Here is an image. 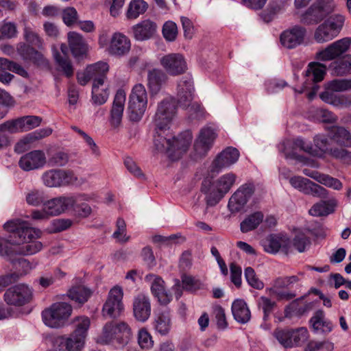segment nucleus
<instances>
[{"label": "nucleus", "mask_w": 351, "mask_h": 351, "mask_svg": "<svg viewBox=\"0 0 351 351\" xmlns=\"http://www.w3.org/2000/svg\"><path fill=\"white\" fill-rule=\"evenodd\" d=\"M154 136L155 149L160 153H165L172 160H176L186 152L191 142L192 135L189 131L175 138L169 127H156Z\"/></svg>", "instance_id": "obj_1"}, {"label": "nucleus", "mask_w": 351, "mask_h": 351, "mask_svg": "<svg viewBox=\"0 0 351 351\" xmlns=\"http://www.w3.org/2000/svg\"><path fill=\"white\" fill-rule=\"evenodd\" d=\"M3 228L9 235L8 238L0 237V256L10 258L16 255V246L23 244L38 234L27 221L20 219L8 221L4 223Z\"/></svg>", "instance_id": "obj_2"}, {"label": "nucleus", "mask_w": 351, "mask_h": 351, "mask_svg": "<svg viewBox=\"0 0 351 351\" xmlns=\"http://www.w3.org/2000/svg\"><path fill=\"white\" fill-rule=\"evenodd\" d=\"M329 141L324 135H317L313 138V145L298 138L294 141H286L283 143V152L288 158H296L297 151L301 150L311 156L322 158L328 151Z\"/></svg>", "instance_id": "obj_3"}, {"label": "nucleus", "mask_w": 351, "mask_h": 351, "mask_svg": "<svg viewBox=\"0 0 351 351\" xmlns=\"http://www.w3.org/2000/svg\"><path fill=\"white\" fill-rule=\"evenodd\" d=\"M42 119L38 116H24L0 124V149L10 145V134L27 132L38 127Z\"/></svg>", "instance_id": "obj_4"}, {"label": "nucleus", "mask_w": 351, "mask_h": 351, "mask_svg": "<svg viewBox=\"0 0 351 351\" xmlns=\"http://www.w3.org/2000/svg\"><path fill=\"white\" fill-rule=\"evenodd\" d=\"M236 176L229 173L220 177L215 182L206 178L202 183L201 191L206 195V201L209 206L217 204L234 184Z\"/></svg>", "instance_id": "obj_5"}, {"label": "nucleus", "mask_w": 351, "mask_h": 351, "mask_svg": "<svg viewBox=\"0 0 351 351\" xmlns=\"http://www.w3.org/2000/svg\"><path fill=\"white\" fill-rule=\"evenodd\" d=\"M131 335V328L126 322H110L104 325L97 342L103 344L116 342L123 348L128 343Z\"/></svg>", "instance_id": "obj_6"}, {"label": "nucleus", "mask_w": 351, "mask_h": 351, "mask_svg": "<svg viewBox=\"0 0 351 351\" xmlns=\"http://www.w3.org/2000/svg\"><path fill=\"white\" fill-rule=\"evenodd\" d=\"M178 102L186 108L190 115L197 118L202 115L201 106L196 102H192L193 98V82L191 76L183 77L178 84Z\"/></svg>", "instance_id": "obj_7"}, {"label": "nucleus", "mask_w": 351, "mask_h": 351, "mask_svg": "<svg viewBox=\"0 0 351 351\" xmlns=\"http://www.w3.org/2000/svg\"><path fill=\"white\" fill-rule=\"evenodd\" d=\"M147 93L145 86L138 83L132 88L129 96L128 112L130 119L138 121L143 116L147 106Z\"/></svg>", "instance_id": "obj_8"}, {"label": "nucleus", "mask_w": 351, "mask_h": 351, "mask_svg": "<svg viewBox=\"0 0 351 351\" xmlns=\"http://www.w3.org/2000/svg\"><path fill=\"white\" fill-rule=\"evenodd\" d=\"M72 313V307L66 302H56L42 312L43 320L51 328L62 327Z\"/></svg>", "instance_id": "obj_9"}, {"label": "nucleus", "mask_w": 351, "mask_h": 351, "mask_svg": "<svg viewBox=\"0 0 351 351\" xmlns=\"http://www.w3.org/2000/svg\"><path fill=\"white\" fill-rule=\"evenodd\" d=\"M274 337L285 348H293L303 345L308 339L306 328L296 329L277 328L274 332Z\"/></svg>", "instance_id": "obj_10"}, {"label": "nucleus", "mask_w": 351, "mask_h": 351, "mask_svg": "<svg viewBox=\"0 0 351 351\" xmlns=\"http://www.w3.org/2000/svg\"><path fill=\"white\" fill-rule=\"evenodd\" d=\"M333 8L332 0H318L308 8L301 21L306 25L317 24L332 12Z\"/></svg>", "instance_id": "obj_11"}, {"label": "nucleus", "mask_w": 351, "mask_h": 351, "mask_svg": "<svg viewBox=\"0 0 351 351\" xmlns=\"http://www.w3.org/2000/svg\"><path fill=\"white\" fill-rule=\"evenodd\" d=\"M33 298L32 289L25 284H19L10 287L4 293V300L9 305L23 306L29 303Z\"/></svg>", "instance_id": "obj_12"}, {"label": "nucleus", "mask_w": 351, "mask_h": 351, "mask_svg": "<svg viewBox=\"0 0 351 351\" xmlns=\"http://www.w3.org/2000/svg\"><path fill=\"white\" fill-rule=\"evenodd\" d=\"M42 180L46 186L60 187L75 184L77 178L72 171L51 169L43 174Z\"/></svg>", "instance_id": "obj_13"}, {"label": "nucleus", "mask_w": 351, "mask_h": 351, "mask_svg": "<svg viewBox=\"0 0 351 351\" xmlns=\"http://www.w3.org/2000/svg\"><path fill=\"white\" fill-rule=\"evenodd\" d=\"M123 290L119 287H114L110 289L108 298L102 308V314L105 317L115 318L120 315L124 309L122 299Z\"/></svg>", "instance_id": "obj_14"}, {"label": "nucleus", "mask_w": 351, "mask_h": 351, "mask_svg": "<svg viewBox=\"0 0 351 351\" xmlns=\"http://www.w3.org/2000/svg\"><path fill=\"white\" fill-rule=\"evenodd\" d=\"M176 114V106L174 100L167 98L158 103L154 117L155 127H169Z\"/></svg>", "instance_id": "obj_15"}, {"label": "nucleus", "mask_w": 351, "mask_h": 351, "mask_svg": "<svg viewBox=\"0 0 351 351\" xmlns=\"http://www.w3.org/2000/svg\"><path fill=\"white\" fill-rule=\"evenodd\" d=\"M290 184L306 195L326 198L328 191L320 185L302 176H293L289 179Z\"/></svg>", "instance_id": "obj_16"}, {"label": "nucleus", "mask_w": 351, "mask_h": 351, "mask_svg": "<svg viewBox=\"0 0 351 351\" xmlns=\"http://www.w3.org/2000/svg\"><path fill=\"white\" fill-rule=\"evenodd\" d=\"M351 44L350 38H343L338 40L325 49L316 53V59L319 61H330L336 59L344 53Z\"/></svg>", "instance_id": "obj_17"}, {"label": "nucleus", "mask_w": 351, "mask_h": 351, "mask_svg": "<svg viewBox=\"0 0 351 351\" xmlns=\"http://www.w3.org/2000/svg\"><path fill=\"white\" fill-rule=\"evenodd\" d=\"M160 62L167 73L172 76L181 75L187 70L186 62L180 53H170L162 57Z\"/></svg>", "instance_id": "obj_18"}, {"label": "nucleus", "mask_w": 351, "mask_h": 351, "mask_svg": "<svg viewBox=\"0 0 351 351\" xmlns=\"http://www.w3.org/2000/svg\"><path fill=\"white\" fill-rule=\"evenodd\" d=\"M75 197L69 195H61L51 199H46L45 206L49 216L55 217L60 215L68 210L75 203Z\"/></svg>", "instance_id": "obj_19"}, {"label": "nucleus", "mask_w": 351, "mask_h": 351, "mask_svg": "<svg viewBox=\"0 0 351 351\" xmlns=\"http://www.w3.org/2000/svg\"><path fill=\"white\" fill-rule=\"evenodd\" d=\"M254 193L253 186L245 184L240 186L229 199L228 207L231 213L241 211Z\"/></svg>", "instance_id": "obj_20"}, {"label": "nucleus", "mask_w": 351, "mask_h": 351, "mask_svg": "<svg viewBox=\"0 0 351 351\" xmlns=\"http://www.w3.org/2000/svg\"><path fill=\"white\" fill-rule=\"evenodd\" d=\"M215 138V133L210 128H204L200 130L194 144L195 159L206 156L212 147Z\"/></svg>", "instance_id": "obj_21"}, {"label": "nucleus", "mask_w": 351, "mask_h": 351, "mask_svg": "<svg viewBox=\"0 0 351 351\" xmlns=\"http://www.w3.org/2000/svg\"><path fill=\"white\" fill-rule=\"evenodd\" d=\"M145 280L151 284L152 294L158 299L160 304L166 305L172 300V295L165 289L162 278L153 274L146 275Z\"/></svg>", "instance_id": "obj_22"}, {"label": "nucleus", "mask_w": 351, "mask_h": 351, "mask_svg": "<svg viewBox=\"0 0 351 351\" xmlns=\"http://www.w3.org/2000/svg\"><path fill=\"white\" fill-rule=\"evenodd\" d=\"M45 163V154L40 150H34L27 153L22 156L19 161V167L26 171L42 168Z\"/></svg>", "instance_id": "obj_23"}, {"label": "nucleus", "mask_w": 351, "mask_h": 351, "mask_svg": "<svg viewBox=\"0 0 351 351\" xmlns=\"http://www.w3.org/2000/svg\"><path fill=\"white\" fill-rule=\"evenodd\" d=\"M239 158V150L234 147H228L217 155L213 162L211 171L219 172L222 169L229 167L234 164Z\"/></svg>", "instance_id": "obj_24"}, {"label": "nucleus", "mask_w": 351, "mask_h": 351, "mask_svg": "<svg viewBox=\"0 0 351 351\" xmlns=\"http://www.w3.org/2000/svg\"><path fill=\"white\" fill-rule=\"evenodd\" d=\"M17 51L25 60L32 62L38 66H47L48 62L41 51L25 43H19L16 47Z\"/></svg>", "instance_id": "obj_25"}, {"label": "nucleus", "mask_w": 351, "mask_h": 351, "mask_svg": "<svg viewBox=\"0 0 351 351\" xmlns=\"http://www.w3.org/2000/svg\"><path fill=\"white\" fill-rule=\"evenodd\" d=\"M306 33L304 27L295 25L281 34V44L288 49L295 48L303 43Z\"/></svg>", "instance_id": "obj_26"}, {"label": "nucleus", "mask_w": 351, "mask_h": 351, "mask_svg": "<svg viewBox=\"0 0 351 351\" xmlns=\"http://www.w3.org/2000/svg\"><path fill=\"white\" fill-rule=\"evenodd\" d=\"M152 306L148 295L138 294L133 300V314L135 319L141 322H146L150 317Z\"/></svg>", "instance_id": "obj_27"}, {"label": "nucleus", "mask_w": 351, "mask_h": 351, "mask_svg": "<svg viewBox=\"0 0 351 351\" xmlns=\"http://www.w3.org/2000/svg\"><path fill=\"white\" fill-rule=\"evenodd\" d=\"M299 281L297 276H281L276 278L273 282V286L269 291L271 293L275 294L280 299L291 300L295 295L292 293L279 291L280 289H288L290 285L295 284Z\"/></svg>", "instance_id": "obj_28"}, {"label": "nucleus", "mask_w": 351, "mask_h": 351, "mask_svg": "<svg viewBox=\"0 0 351 351\" xmlns=\"http://www.w3.org/2000/svg\"><path fill=\"white\" fill-rule=\"evenodd\" d=\"M130 39L124 34L116 32L110 39L108 52L113 56H123L130 51Z\"/></svg>", "instance_id": "obj_29"}, {"label": "nucleus", "mask_w": 351, "mask_h": 351, "mask_svg": "<svg viewBox=\"0 0 351 351\" xmlns=\"http://www.w3.org/2000/svg\"><path fill=\"white\" fill-rule=\"evenodd\" d=\"M168 77L159 69L149 70L147 77V86L152 96L157 95L162 86L167 82Z\"/></svg>", "instance_id": "obj_30"}, {"label": "nucleus", "mask_w": 351, "mask_h": 351, "mask_svg": "<svg viewBox=\"0 0 351 351\" xmlns=\"http://www.w3.org/2000/svg\"><path fill=\"white\" fill-rule=\"evenodd\" d=\"M85 339L71 333L69 337H58L54 344L60 351H80L84 346Z\"/></svg>", "instance_id": "obj_31"}, {"label": "nucleus", "mask_w": 351, "mask_h": 351, "mask_svg": "<svg viewBox=\"0 0 351 351\" xmlns=\"http://www.w3.org/2000/svg\"><path fill=\"white\" fill-rule=\"evenodd\" d=\"M87 75L92 77L93 86L95 90L96 86H103L109 70L108 64L105 62H97L86 67Z\"/></svg>", "instance_id": "obj_32"}, {"label": "nucleus", "mask_w": 351, "mask_h": 351, "mask_svg": "<svg viewBox=\"0 0 351 351\" xmlns=\"http://www.w3.org/2000/svg\"><path fill=\"white\" fill-rule=\"evenodd\" d=\"M156 24L150 20H144L132 27L134 38L138 41L150 39L156 33Z\"/></svg>", "instance_id": "obj_33"}, {"label": "nucleus", "mask_w": 351, "mask_h": 351, "mask_svg": "<svg viewBox=\"0 0 351 351\" xmlns=\"http://www.w3.org/2000/svg\"><path fill=\"white\" fill-rule=\"evenodd\" d=\"M125 97V93L123 90L119 89L117 90L110 111L111 123L114 127H118L121 122Z\"/></svg>", "instance_id": "obj_34"}, {"label": "nucleus", "mask_w": 351, "mask_h": 351, "mask_svg": "<svg viewBox=\"0 0 351 351\" xmlns=\"http://www.w3.org/2000/svg\"><path fill=\"white\" fill-rule=\"evenodd\" d=\"M38 234H35L31 239H28L25 243L21 245L16 246V255L28 256L40 252L43 248V243L38 241H34V239L39 238L41 232L38 229L33 228Z\"/></svg>", "instance_id": "obj_35"}, {"label": "nucleus", "mask_w": 351, "mask_h": 351, "mask_svg": "<svg viewBox=\"0 0 351 351\" xmlns=\"http://www.w3.org/2000/svg\"><path fill=\"white\" fill-rule=\"evenodd\" d=\"M73 197H75V203L71 206L75 215L80 218H86L89 217L92 213L91 207L86 202L90 199V197L86 194L69 195Z\"/></svg>", "instance_id": "obj_36"}, {"label": "nucleus", "mask_w": 351, "mask_h": 351, "mask_svg": "<svg viewBox=\"0 0 351 351\" xmlns=\"http://www.w3.org/2000/svg\"><path fill=\"white\" fill-rule=\"evenodd\" d=\"M68 40L71 51L75 58H80L86 53L87 47L80 34L75 32H69L68 34Z\"/></svg>", "instance_id": "obj_37"}, {"label": "nucleus", "mask_w": 351, "mask_h": 351, "mask_svg": "<svg viewBox=\"0 0 351 351\" xmlns=\"http://www.w3.org/2000/svg\"><path fill=\"white\" fill-rule=\"evenodd\" d=\"M232 313L234 319L241 324L247 323L251 317L250 311L243 300H236L232 304Z\"/></svg>", "instance_id": "obj_38"}, {"label": "nucleus", "mask_w": 351, "mask_h": 351, "mask_svg": "<svg viewBox=\"0 0 351 351\" xmlns=\"http://www.w3.org/2000/svg\"><path fill=\"white\" fill-rule=\"evenodd\" d=\"M154 327L161 335H167L169 332L171 328V317L169 311H162L156 315Z\"/></svg>", "instance_id": "obj_39"}, {"label": "nucleus", "mask_w": 351, "mask_h": 351, "mask_svg": "<svg viewBox=\"0 0 351 351\" xmlns=\"http://www.w3.org/2000/svg\"><path fill=\"white\" fill-rule=\"evenodd\" d=\"M51 133V130L43 129L37 130L33 133L27 134L21 139L14 146V151L18 153L24 152L28 149L29 144L35 140L48 136Z\"/></svg>", "instance_id": "obj_40"}, {"label": "nucleus", "mask_w": 351, "mask_h": 351, "mask_svg": "<svg viewBox=\"0 0 351 351\" xmlns=\"http://www.w3.org/2000/svg\"><path fill=\"white\" fill-rule=\"evenodd\" d=\"M310 322L313 330L317 332L328 333L333 328V325L330 321L324 319V313L322 310L317 311Z\"/></svg>", "instance_id": "obj_41"}, {"label": "nucleus", "mask_w": 351, "mask_h": 351, "mask_svg": "<svg viewBox=\"0 0 351 351\" xmlns=\"http://www.w3.org/2000/svg\"><path fill=\"white\" fill-rule=\"evenodd\" d=\"M330 69L334 75L343 76L351 74V55H347L342 59L332 62Z\"/></svg>", "instance_id": "obj_42"}, {"label": "nucleus", "mask_w": 351, "mask_h": 351, "mask_svg": "<svg viewBox=\"0 0 351 351\" xmlns=\"http://www.w3.org/2000/svg\"><path fill=\"white\" fill-rule=\"evenodd\" d=\"M23 36L24 40L30 46H35L38 48H41L43 46V40L34 30L33 26L24 21L23 22Z\"/></svg>", "instance_id": "obj_43"}, {"label": "nucleus", "mask_w": 351, "mask_h": 351, "mask_svg": "<svg viewBox=\"0 0 351 351\" xmlns=\"http://www.w3.org/2000/svg\"><path fill=\"white\" fill-rule=\"evenodd\" d=\"M263 214L260 211L249 215L240 223V230L243 233H247L255 230L263 221Z\"/></svg>", "instance_id": "obj_44"}, {"label": "nucleus", "mask_w": 351, "mask_h": 351, "mask_svg": "<svg viewBox=\"0 0 351 351\" xmlns=\"http://www.w3.org/2000/svg\"><path fill=\"white\" fill-rule=\"evenodd\" d=\"M336 206L335 200L323 201L314 204L309 210V213L312 216L321 217L326 216L334 211Z\"/></svg>", "instance_id": "obj_45"}, {"label": "nucleus", "mask_w": 351, "mask_h": 351, "mask_svg": "<svg viewBox=\"0 0 351 351\" xmlns=\"http://www.w3.org/2000/svg\"><path fill=\"white\" fill-rule=\"evenodd\" d=\"M47 195L43 190L33 189L27 191L25 194V201L27 204L32 206H39L41 204L45 205Z\"/></svg>", "instance_id": "obj_46"}, {"label": "nucleus", "mask_w": 351, "mask_h": 351, "mask_svg": "<svg viewBox=\"0 0 351 351\" xmlns=\"http://www.w3.org/2000/svg\"><path fill=\"white\" fill-rule=\"evenodd\" d=\"M148 5L143 0H132L128 6L126 16L128 19H136L147 9Z\"/></svg>", "instance_id": "obj_47"}, {"label": "nucleus", "mask_w": 351, "mask_h": 351, "mask_svg": "<svg viewBox=\"0 0 351 351\" xmlns=\"http://www.w3.org/2000/svg\"><path fill=\"white\" fill-rule=\"evenodd\" d=\"M336 36V32H332L324 22L317 27L314 33V39L318 43L328 42Z\"/></svg>", "instance_id": "obj_48"}, {"label": "nucleus", "mask_w": 351, "mask_h": 351, "mask_svg": "<svg viewBox=\"0 0 351 351\" xmlns=\"http://www.w3.org/2000/svg\"><path fill=\"white\" fill-rule=\"evenodd\" d=\"M90 324V322L88 317L80 316L75 317L73 321L74 330L72 333L86 339Z\"/></svg>", "instance_id": "obj_49"}, {"label": "nucleus", "mask_w": 351, "mask_h": 351, "mask_svg": "<svg viewBox=\"0 0 351 351\" xmlns=\"http://www.w3.org/2000/svg\"><path fill=\"white\" fill-rule=\"evenodd\" d=\"M90 291L82 286L75 287L69 291V297L71 300L79 303L84 304L90 296Z\"/></svg>", "instance_id": "obj_50"}, {"label": "nucleus", "mask_w": 351, "mask_h": 351, "mask_svg": "<svg viewBox=\"0 0 351 351\" xmlns=\"http://www.w3.org/2000/svg\"><path fill=\"white\" fill-rule=\"evenodd\" d=\"M53 57L59 69L67 77H70L73 75V68L71 60L67 56H62L60 52L53 53Z\"/></svg>", "instance_id": "obj_51"}, {"label": "nucleus", "mask_w": 351, "mask_h": 351, "mask_svg": "<svg viewBox=\"0 0 351 351\" xmlns=\"http://www.w3.org/2000/svg\"><path fill=\"white\" fill-rule=\"evenodd\" d=\"M17 35V27L14 22L3 21L0 25V40L16 38Z\"/></svg>", "instance_id": "obj_52"}, {"label": "nucleus", "mask_w": 351, "mask_h": 351, "mask_svg": "<svg viewBox=\"0 0 351 351\" xmlns=\"http://www.w3.org/2000/svg\"><path fill=\"white\" fill-rule=\"evenodd\" d=\"M116 228V230L112 234V237L121 243L129 241L130 237L126 234V223L123 218L117 219Z\"/></svg>", "instance_id": "obj_53"}, {"label": "nucleus", "mask_w": 351, "mask_h": 351, "mask_svg": "<svg viewBox=\"0 0 351 351\" xmlns=\"http://www.w3.org/2000/svg\"><path fill=\"white\" fill-rule=\"evenodd\" d=\"M326 88L332 92H343L351 89V79L333 80L329 82Z\"/></svg>", "instance_id": "obj_54"}, {"label": "nucleus", "mask_w": 351, "mask_h": 351, "mask_svg": "<svg viewBox=\"0 0 351 351\" xmlns=\"http://www.w3.org/2000/svg\"><path fill=\"white\" fill-rule=\"evenodd\" d=\"M333 137L341 141V143L346 147H351V133L343 127L335 126L331 130Z\"/></svg>", "instance_id": "obj_55"}, {"label": "nucleus", "mask_w": 351, "mask_h": 351, "mask_svg": "<svg viewBox=\"0 0 351 351\" xmlns=\"http://www.w3.org/2000/svg\"><path fill=\"white\" fill-rule=\"evenodd\" d=\"M258 307L263 312V319L267 321L273 312L276 306V302L271 301L269 298L261 296L257 302Z\"/></svg>", "instance_id": "obj_56"}, {"label": "nucleus", "mask_w": 351, "mask_h": 351, "mask_svg": "<svg viewBox=\"0 0 351 351\" xmlns=\"http://www.w3.org/2000/svg\"><path fill=\"white\" fill-rule=\"evenodd\" d=\"M244 276L250 286L258 290L263 289L264 283L257 277L252 267H246L244 270Z\"/></svg>", "instance_id": "obj_57"}, {"label": "nucleus", "mask_w": 351, "mask_h": 351, "mask_svg": "<svg viewBox=\"0 0 351 351\" xmlns=\"http://www.w3.org/2000/svg\"><path fill=\"white\" fill-rule=\"evenodd\" d=\"M178 27L176 23L168 21L162 26V33L163 37L169 42L174 41L178 35Z\"/></svg>", "instance_id": "obj_58"}, {"label": "nucleus", "mask_w": 351, "mask_h": 351, "mask_svg": "<svg viewBox=\"0 0 351 351\" xmlns=\"http://www.w3.org/2000/svg\"><path fill=\"white\" fill-rule=\"evenodd\" d=\"M293 246L299 252H303L307 247H309L311 241L303 232H298L295 234L293 241Z\"/></svg>", "instance_id": "obj_59"}, {"label": "nucleus", "mask_w": 351, "mask_h": 351, "mask_svg": "<svg viewBox=\"0 0 351 351\" xmlns=\"http://www.w3.org/2000/svg\"><path fill=\"white\" fill-rule=\"evenodd\" d=\"M285 240L276 235L271 236L265 244V251L270 253H276L284 246Z\"/></svg>", "instance_id": "obj_60"}, {"label": "nucleus", "mask_w": 351, "mask_h": 351, "mask_svg": "<svg viewBox=\"0 0 351 351\" xmlns=\"http://www.w3.org/2000/svg\"><path fill=\"white\" fill-rule=\"evenodd\" d=\"M69 161V155L64 152H56L53 154L48 160V164L51 167H63Z\"/></svg>", "instance_id": "obj_61"}, {"label": "nucleus", "mask_w": 351, "mask_h": 351, "mask_svg": "<svg viewBox=\"0 0 351 351\" xmlns=\"http://www.w3.org/2000/svg\"><path fill=\"white\" fill-rule=\"evenodd\" d=\"M330 154L345 164H351V152L343 148L335 147L330 149Z\"/></svg>", "instance_id": "obj_62"}, {"label": "nucleus", "mask_w": 351, "mask_h": 351, "mask_svg": "<svg viewBox=\"0 0 351 351\" xmlns=\"http://www.w3.org/2000/svg\"><path fill=\"white\" fill-rule=\"evenodd\" d=\"M324 23L332 32H336V36H337L340 29L343 27L344 23V17L341 15H335L330 16Z\"/></svg>", "instance_id": "obj_63"}, {"label": "nucleus", "mask_w": 351, "mask_h": 351, "mask_svg": "<svg viewBox=\"0 0 351 351\" xmlns=\"http://www.w3.org/2000/svg\"><path fill=\"white\" fill-rule=\"evenodd\" d=\"M138 342L141 348L143 349H149L153 346L154 341L150 334L145 329H141L138 332Z\"/></svg>", "instance_id": "obj_64"}]
</instances>
